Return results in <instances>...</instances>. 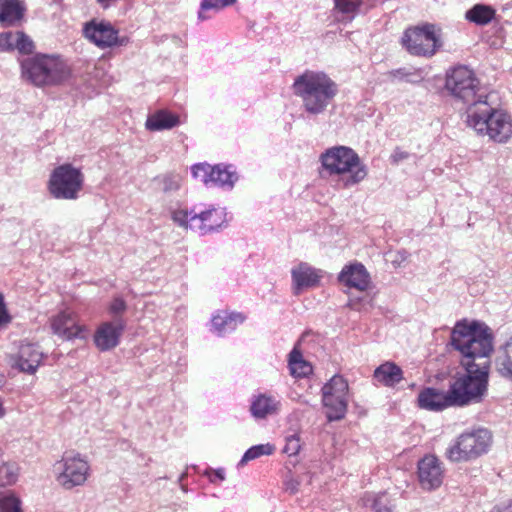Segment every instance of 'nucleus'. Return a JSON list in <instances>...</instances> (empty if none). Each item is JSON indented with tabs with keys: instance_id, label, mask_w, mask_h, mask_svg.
<instances>
[{
	"instance_id": "obj_17",
	"label": "nucleus",
	"mask_w": 512,
	"mask_h": 512,
	"mask_svg": "<svg viewBox=\"0 0 512 512\" xmlns=\"http://www.w3.org/2000/svg\"><path fill=\"white\" fill-rule=\"evenodd\" d=\"M53 333L63 340L84 339L87 331L67 312H60L51 320Z\"/></svg>"
},
{
	"instance_id": "obj_18",
	"label": "nucleus",
	"mask_w": 512,
	"mask_h": 512,
	"mask_svg": "<svg viewBox=\"0 0 512 512\" xmlns=\"http://www.w3.org/2000/svg\"><path fill=\"white\" fill-rule=\"evenodd\" d=\"M321 277V270L301 262L291 270L293 294L300 295L305 289L317 286Z\"/></svg>"
},
{
	"instance_id": "obj_11",
	"label": "nucleus",
	"mask_w": 512,
	"mask_h": 512,
	"mask_svg": "<svg viewBox=\"0 0 512 512\" xmlns=\"http://www.w3.org/2000/svg\"><path fill=\"white\" fill-rule=\"evenodd\" d=\"M402 45L415 56L430 57L434 55L438 47L434 26L425 25L407 29L402 36Z\"/></svg>"
},
{
	"instance_id": "obj_19",
	"label": "nucleus",
	"mask_w": 512,
	"mask_h": 512,
	"mask_svg": "<svg viewBox=\"0 0 512 512\" xmlns=\"http://www.w3.org/2000/svg\"><path fill=\"white\" fill-rule=\"evenodd\" d=\"M418 405L433 412L442 411L446 407L457 406L451 388L447 392H440L434 388L424 389L418 396Z\"/></svg>"
},
{
	"instance_id": "obj_46",
	"label": "nucleus",
	"mask_w": 512,
	"mask_h": 512,
	"mask_svg": "<svg viewBox=\"0 0 512 512\" xmlns=\"http://www.w3.org/2000/svg\"><path fill=\"white\" fill-rule=\"evenodd\" d=\"M300 482L292 477L287 478L284 482L285 491L290 494H296L299 490Z\"/></svg>"
},
{
	"instance_id": "obj_21",
	"label": "nucleus",
	"mask_w": 512,
	"mask_h": 512,
	"mask_svg": "<svg viewBox=\"0 0 512 512\" xmlns=\"http://www.w3.org/2000/svg\"><path fill=\"white\" fill-rule=\"evenodd\" d=\"M246 320L241 312L218 311L211 319V331L222 337L233 332Z\"/></svg>"
},
{
	"instance_id": "obj_30",
	"label": "nucleus",
	"mask_w": 512,
	"mask_h": 512,
	"mask_svg": "<svg viewBox=\"0 0 512 512\" xmlns=\"http://www.w3.org/2000/svg\"><path fill=\"white\" fill-rule=\"evenodd\" d=\"M154 182L164 194L170 195L181 188L183 177L180 173L171 171L156 176Z\"/></svg>"
},
{
	"instance_id": "obj_25",
	"label": "nucleus",
	"mask_w": 512,
	"mask_h": 512,
	"mask_svg": "<svg viewBox=\"0 0 512 512\" xmlns=\"http://www.w3.org/2000/svg\"><path fill=\"white\" fill-rule=\"evenodd\" d=\"M373 376L382 385L394 387L403 379V371L396 363L386 361L374 370Z\"/></svg>"
},
{
	"instance_id": "obj_47",
	"label": "nucleus",
	"mask_w": 512,
	"mask_h": 512,
	"mask_svg": "<svg viewBox=\"0 0 512 512\" xmlns=\"http://www.w3.org/2000/svg\"><path fill=\"white\" fill-rule=\"evenodd\" d=\"M214 476L219 481H223L225 479V470L223 468H219V469L215 470Z\"/></svg>"
},
{
	"instance_id": "obj_16",
	"label": "nucleus",
	"mask_w": 512,
	"mask_h": 512,
	"mask_svg": "<svg viewBox=\"0 0 512 512\" xmlns=\"http://www.w3.org/2000/svg\"><path fill=\"white\" fill-rule=\"evenodd\" d=\"M43 358V353L35 344L26 343L19 347L18 352L11 357V365L19 371L34 374Z\"/></svg>"
},
{
	"instance_id": "obj_50",
	"label": "nucleus",
	"mask_w": 512,
	"mask_h": 512,
	"mask_svg": "<svg viewBox=\"0 0 512 512\" xmlns=\"http://www.w3.org/2000/svg\"><path fill=\"white\" fill-rule=\"evenodd\" d=\"M329 420H336L337 418H333V417H330L328 418Z\"/></svg>"
},
{
	"instance_id": "obj_28",
	"label": "nucleus",
	"mask_w": 512,
	"mask_h": 512,
	"mask_svg": "<svg viewBox=\"0 0 512 512\" xmlns=\"http://www.w3.org/2000/svg\"><path fill=\"white\" fill-rule=\"evenodd\" d=\"M238 180V175L233 166H213L212 186L231 189Z\"/></svg>"
},
{
	"instance_id": "obj_37",
	"label": "nucleus",
	"mask_w": 512,
	"mask_h": 512,
	"mask_svg": "<svg viewBox=\"0 0 512 512\" xmlns=\"http://www.w3.org/2000/svg\"><path fill=\"white\" fill-rule=\"evenodd\" d=\"M15 50L19 52V54L31 56L35 49V44L33 40L23 31H16V41L14 43Z\"/></svg>"
},
{
	"instance_id": "obj_23",
	"label": "nucleus",
	"mask_w": 512,
	"mask_h": 512,
	"mask_svg": "<svg viewBox=\"0 0 512 512\" xmlns=\"http://www.w3.org/2000/svg\"><path fill=\"white\" fill-rule=\"evenodd\" d=\"M25 11L20 0H0V24L3 27L17 25L24 18Z\"/></svg>"
},
{
	"instance_id": "obj_43",
	"label": "nucleus",
	"mask_w": 512,
	"mask_h": 512,
	"mask_svg": "<svg viewBox=\"0 0 512 512\" xmlns=\"http://www.w3.org/2000/svg\"><path fill=\"white\" fill-rule=\"evenodd\" d=\"M410 154L400 147H396L390 156V162L394 165L399 164L401 161L408 159Z\"/></svg>"
},
{
	"instance_id": "obj_6",
	"label": "nucleus",
	"mask_w": 512,
	"mask_h": 512,
	"mask_svg": "<svg viewBox=\"0 0 512 512\" xmlns=\"http://www.w3.org/2000/svg\"><path fill=\"white\" fill-rule=\"evenodd\" d=\"M196 205L190 210L175 209L171 212L173 222L184 229L198 232L200 235H207L220 231L227 226V212L223 207L210 206L201 209Z\"/></svg>"
},
{
	"instance_id": "obj_32",
	"label": "nucleus",
	"mask_w": 512,
	"mask_h": 512,
	"mask_svg": "<svg viewBox=\"0 0 512 512\" xmlns=\"http://www.w3.org/2000/svg\"><path fill=\"white\" fill-rule=\"evenodd\" d=\"M237 0H201L198 11V20L205 21L210 18L207 11L214 10L218 12L226 7L232 6Z\"/></svg>"
},
{
	"instance_id": "obj_35",
	"label": "nucleus",
	"mask_w": 512,
	"mask_h": 512,
	"mask_svg": "<svg viewBox=\"0 0 512 512\" xmlns=\"http://www.w3.org/2000/svg\"><path fill=\"white\" fill-rule=\"evenodd\" d=\"M193 178L206 186H212L213 166L207 163H197L191 167Z\"/></svg>"
},
{
	"instance_id": "obj_1",
	"label": "nucleus",
	"mask_w": 512,
	"mask_h": 512,
	"mask_svg": "<svg viewBox=\"0 0 512 512\" xmlns=\"http://www.w3.org/2000/svg\"><path fill=\"white\" fill-rule=\"evenodd\" d=\"M493 341L491 328L482 321L461 319L452 328L449 344L465 371L450 386L457 406L478 402L486 394Z\"/></svg>"
},
{
	"instance_id": "obj_22",
	"label": "nucleus",
	"mask_w": 512,
	"mask_h": 512,
	"mask_svg": "<svg viewBox=\"0 0 512 512\" xmlns=\"http://www.w3.org/2000/svg\"><path fill=\"white\" fill-rule=\"evenodd\" d=\"M281 401L271 393L253 395L250 403L251 416H268L280 412Z\"/></svg>"
},
{
	"instance_id": "obj_8",
	"label": "nucleus",
	"mask_w": 512,
	"mask_h": 512,
	"mask_svg": "<svg viewBox=\"0 0 512 512\" xmlns=\"http://www.w3.org/2000/svg\"><path fill=\"white\" fill-rule=\"evenodd\" d=\"M445 89L456 100L475 107L480 100L488 99L474 72L465 65H458L446 72Z\"/></svg>"
},
{
	"instance_id": "obj_34",
	"label": "nucleus",
	"mask_w": 512,
	"mask_h": 512,
	"mask_svg": "<svg viewBox=\"0 0 512 512\" xmlns=\"http://www.w3.org/2000/svg\"><path fill=\"white\" fill-rule=\"evenodd\" d=\"M19 475V467L14 462H3L0 465V486H10L16 483Z\"/></svg>"
},
{
	"instance_id": "obj_5",
	"label": "nucleus",
	"mask_w": 512,
	"mask_h": 512,
	"mask_svg": "<svg viewBox=\"0 0 512 512\" xmlns=\"http://www.w3.org/2000/svg\"><path fill=\"white\" fill-rule=\"evenodd\" d=\"M320 162L329 175L349 173L344 182L346 187L360 183L368 174L367 167L361 162L359 155L347 146H334L326 149L320 155Z\"/></svg>"
},
{
	"instance_id": "obj_10",
	"label": "nucleus",
	"mask_w": 512,
	"mask_h": 512,
	"mask_svg": "<svg viewBox=\"0 0 512 512\" xmlns=\"http://www.w3.org/2000/svg\"><path fill=\"white\" fill-rule=\"evenodd\" d=\"M56 480L67 490L82 486L90 475V465L80 454L65 455L55 464Z\"/></svg>"
},
{
	"instance_id": "obj_27",
	"label": "nucleus",
	"mask_w": 512,
	"mask_h": 512,
	"mask_svg": "<svg viewBox=\"0 0 512 512\" xmlns=\"http://www.w3.org/2000/svg\"><path fill=\"white\" fill-rule=\"evenodd\" d=\"M363 505L370 507L375 512H391L395 502L387 492L365 493L362 497Z\"/></svg>"
},
{
	"instance_id": "obj_9",
	"label": "nucleus",
	"mask_w": 512,
	"mask_h": 512,
	"mask_svg": "<svg viewBox=\"0 0 512 512\" xmlns=\"http://www.w3.org/2000/svg\"><path fill=\"white\" fill-rule=\"evenodd\" d=\"M84 175L72 164L56 167L48 181V191L55 199L76 200L83 188Z\"/></svg>"
},
{
	"instance_id": "obj_12",
	"label": "nucleus",
	"mask_w": 512,
	"mask_h": 512,
	"mask_svg": "<svg viewBox=\"0 0 512 512\" xmlns=\"http://www.w3.org/2000/svg\"><path fill=\"white\" fill-rule=\"evenodd\" d=\"M85 37L101 49L125 46L129 39L120 37L119 31L110 22L91 21L84 27Z\"/></svg>"
},
{
	"instance_id": "obj_13",
	"label": "nucleus",
	"mask_w": 512,
	"mask_h": 512,
	"mask_svg": "<svg viewBox=\"0 0 512 512\" xmlns=\"http://www.w3.org/2000/svg\"><path fill=\"white\" fill-rule=\"evenodd\" d=\"M445 468L435 455H425L418 461L417 478L420 487L425 491L438 489L444 481Z\"/></svg>"
},
{
	"instance_id": "obj_14",
	"label": "nucleus",
	"mask_w": 512,
	"mask_h": 512,
	"mask_svg": "<svg viewBox=\"0 0 512 512\" xmlns=\"http://www.w3.org/2000/svg\"><path fill=\"white\" fill-rule=\"evenodd\" d=\"M348 384L342 376H333L322 388V401L325 407L335 412L334 416H344L347 407Z\"/></svg>"
},
{
	"instance_id": "obj_36",
	"label": "nucleus",
	"mask_w": 512,
	"mask_h": 512,
	"mask_svg": "<svg viewBox=\"0 0 512 512\" xmlns=\"http://www.w3.org/2000/svg\"><path fill=\"white\" fill-rule=\"evenodd\" d=\"M0 512H23L20 499L12 492H0Z\"/></svg>"
},
{
	"instance_id": "obj_29",
	"label": "nucleus",
	"mask_w": 512,
	"mask_h": 512,
	"mask_svg": "<svg viewBox=\"0 0 512 512\" xmlns=\"http://www.w3.org/2000/svg\"><path fill=\"white\" fill-rule=\"evenodd\" d=\"M288 368L294 377H306L312 373V366L304 360L301 351L293 348L288 355Z\"/></svg>"
},
{
	"instance_id": "obj_40",
	"label": "nucleus",
	"mask_w": 512,
	"mask_h": 512,
	"mask_svg": "<svg viewBox=\"0 0 512 512\" xmlns=\"http://www.w3.org/2000/svg\"><path fill=\"white\" fill-rule=\"evenodd\" d=\"M286 444L283 448V453L288 456H295L299 453L301 449L300 438L296 437L295 434H287L285 435Z\"/></svg>"
},
{
	"instance_id": "obj_31",
	"label": "nucleus",
	"mask_w": 512,
	"mask_h": 512,
	"mask_svg": "<svg viewBox=\"0 0 512 512\" xmlns=\"http://www.w3.org/2000/svg\"><path fill=\"white\" fill-rule=\"evenodd\" d=\"M498 372L506 378L512 380V337L505 344L503 352L496 359Z\"/></svg>"
},
{
	"instance_id": "obj_20",
	"label": "nucleus",
	"mask_w": 512,
	"mask_h": 512,
	"mask_svg": "<svg viewBox=\"0 0 512 512\" xmlns=\"http://www.w3.org/2000/svg\"><path fill=\"white\" fill-rule=\"evenodd\" d=\"M338 280L349 288L365 291L370 285V275L361 263L345 265L338 275Z\"/></svg>"
},
{
	"instance_id": "obj_15",
	"label": "nucleus",
	"mask_w": 512,
	"mask_h": 512,
	"mask_svg": "<svg viewBox=\"0 0 512 512\" xmlns=\"http://www.w3.org/2000/svg\"><path fill=\"white\" fill-rule=\"evenodd\" d=\"M126 328V320L105 321L94 333V344L102 352L112 350L120 343V338Z\"/></svg>"
},
{
	"instance_id": "obj_38",
	"label": "nucleus",
	"mask_w": 512,
	"mask_h": 512,
	"mask_svg": "<svg viewBox=\"0 0 512 512\" xmlns=\"http://www.w3.org/2000/svg\"><path fill=\"white\" fill-rule=\"evenodd\" d=\"M334 4L337 12L349 15L352 18L360 8L362 0H334Z\"/></svg>"
},
{
	"instance_id": "obj_44",
	"label": "nucleus",
	"mask_w": 512,
	"mask_h": 512,
	"mask_svg": "<svg viewBox=\"0 0 512 512\" xmlns=\"http://www.w3.org/2000/svg\"><path fill=\"white\" fill-rule=\"evenodd\" d=\"M11 322V316L9 315L6 304L4 301V297L0 294V327L7 325Z\"/></svg>"
},
{
	"instance_id": "obj_42",
	"label": "nucleus",
	"mask_w": 512,
	"mask_h": 512,
	"mask_svg": "<svg viewBox=\"0 0 512 512\" xmlns=\"http://www.w3.org/2000/svg\"><path fill=\"white\" fill-rule=\"evenodd\" d=\"M286 425L288 426L287 430L285 431V435L289 434H295L296 437H299V433L301 430V426L299 423V418H285Z\"/></svg>"
},
{
	"instance_id": "obj_2",
	"label": "nucleus",
	"mask_w": 512,
	"mask_h": 512,
	"mask_svg": "<svg viewBox=\"0 0 512 512\" xmlns=\"http://www.w3.org/2000/svg\"><path fill=\"white\" fill-rule=\"evenodd\" d=\"M292 89L309 116L324 114L339 92L338 84L327 73L309 69L295 77Z\"/></svg>"
},
{
	"instance_id": "obj_49",
	"label": "nucleus",
	"mask_w": 512,
	"mask_h": 512,
	"mask_svg": "<svg viewBox=\"0 0 512 512\" xmlns=\"http://www.w3.org/2000/svg\"><path fill=\"white\" fill-rule=\"evenodd\" d=\"M186 476H187V473H186V472L182 473V474L179 476V478H178V482H179V483H182V481L184 480V478H185Z\"/></svg>"
},
{
	"instance_id": "obj_24",
	"label": "nucleus",
	"mask_w": 512,
	"mask_h": 512,
	"mask_svg": "<svg viewBox=\"0 0 512 512\" xmlns=\"http://www.w3.org/2000/svg\"><path fill=\"white\" fill-rule=\"evenodd\" d=\"M180 125V118L177 114L161 109L148 115L145 127L149 131L170 130Z\"/></svg>"
},
{
	"instance_id": "obj_26",
	"label": "nucleus",
	"mask_w": 512,
	"mask_h": 512,
	"mask_svg": "<svg viewBox=\"0 0 512 512\" xmlns=\"http://www.w3.org/2000/svg\"><path fill=\"white\" fill-rule=\"evenodd\" d=\"M495 16L496 10L484 3H477L465 12V19L478 26L488 25Z\"/></svg>"
},
{
	"instance_id": "obj_7",
	"label": "nucleus",
	"mask_w": 512,
	"mask_h": 512,
	"mask_svg": "<svg viewBox=\"0 0 512 512\" xmlns=\"http://www.w3.org/2000/svg\"><path fill=\"white\" fill-rule=\"evenodd\" d=\"M492 445V434L486 428L461 433L446 449V458L454 463L469 462L486 454Z\"/></svg>"
},
{
	"instance_id": "obj_41",
	"label": "nucleus",
	"mask_w": 512,
	"mask_h": 512,
	"mask_svg": "<svg viewBox=\"0 0 512 512\" xmlns=\"http://www.w3.org/2000/svg\"><path fill=\"white\" fill-rule=\"evenodd\" d=\"M16 32L8 31L0 33V52L15 50Z\"/></svg>"
},
{
	"instance_id": "obj_4",
	"label": "nucleus",
	"mask_w": 512,
	"mask_h": 512,
	"mask_svg": "<svg viewBox=\"0 0 512 512\" xmlns=\"http://www.w3.org/2000/svg\"><path fill=\"white\" fill-rule=\"evenodd\" d=\"M467 124L480 135L496 143H507L512 137V117L503 109L495 108L488 99L467 108Z\"/></svg>"
},
{
	"instance_id": "obj_33",
	"label": "nucleus",
	"mask_w": 512,
	"mask_h": 512,
	"mask_svg": "<svg viewBox=\"0 0 512 512\" xmlns=\"http://www.w3.org/2000/svg\"><path fill=\"white\" fill-rule=\"evenodd\" d=\"M274 451L275 446L270 443L254 445L244 453L239 465H245L249 461L255 460L264 455H272Z\"/></svg>"
},
{
	"instance_id": "obj_45",
	"label": "nucleus",
	"mask_w": 512,
	"mask_h": 512,
	"mask_svg": "<svg viewBox=\"0 0 512 512\" xmlns=\"http://www.w3.org/2000/svg\"><path fill=\"white\" fill-rule=\"evenodd\" d=\"M390 75L393 78H396V79H399V80H406L407 82H414V80H412L410 78L413 74L407 72L405 68H399V69L392 70L390 72Z\"/></svg>"
},
{
	"instance_id": "obj_3",
	"label": "nucleus",
	"mask_w": 512,
	"mask_h": 512,
	"mask_svg": "<svg viewBox=\"0 0 512 512\" xmlns=\"http://www.w3.org/2000/svg\"><path fill=\"white\" fill-rule=\"evenodd\" d=\"M21 79L36 87L54 86L69 79L70 70L58 54L35 53L18 58Z\"/></svg>"
},
{
	"instance_id": "obj_39",
	"label": "nucleus",
	"mask_w": 512,
	"mask_h": 512,
	"mask_svg": "<svg viewBox=\"0 0 512 512\" xmlns=\"http://www.w3.org/2000/svg\"><path fill=\"white\" fill-rule=\"evenodd\" d=\"M109 315L113 318L112 321L124 319L123 314L127 310L126 301L121 296L114 297L107 307Z\"/></svg>"
},
{
	"instance_id": "obj_48",
	"label": "nucleus",
	"mask_w": 512,
	"mask_h": 512,
	"mask_svg": "<svg viewBox=\"0 0 512 512\" xmlns=\"http://www.w3.org/2000/svg\"><path fill=\"white\" fill-rule=\"evenodd\" d=\"M497 512H512V501L503 508H498Z\"/></svg>"
}]
</instances>
